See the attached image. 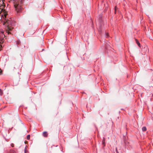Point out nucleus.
Returning a JSON list of instances; mask_svg holds the SVG:
<instances>
[{
	"label": "nucleus",
	"instance_id": "f257e3e1",
	"mask_svg": "<svg viewBox=\"0 0 153 153\" xmlns=\"http://www.w3.org/2000/svg\"><path fill=\"white\" fill-rule=\"evenodd\" d=\"M5 7V4L0 6V14L1 13H3L4 15L2 14V16L4 18H5L6 17V15L7 14L6 11L4 9Z\"/></svg>",
	"mask_w": 153,
	"mask_h": 153
},
{
	"label": "nucleus",
	"instance_id": "f03ea898",
	"mask_svg": "<svg viewBox=\"0 0 153 153\" xmlns=\"http://www.w3.org/2000/svg\"><path fill=\"white\" fill-rule=\"evenodd\" d=\"M14 6L15 8V10L17 12H19L22 10V7L20 5L16 3L14 4Z\"/></svg>",
	"mask_w": 153,
	"mask_h": 153
},
{
	"label": "nucleus",
	"instance_id": "7ed1b4c3",
	"mask_svg": "<svg viewBox=\"0 0 153 153\" xmlns=\"http://www.w3.org/2000/svg\"><path fill=\"white\" fill-rule=\"evenodd\" d=\"M11 22V21L10 20H6L5 19V21L4 22V24L6 25H7V29H13V27H11L9 25Z\"/></svg>",
	"mask_w": 153,
	"mask_h": 153
},
{
	"label": "nucleus",
	"instance_id": "20e7f679",
	"mask_svg": "<svg viewBox=\"0 0 153 153\" xmlns=\"http://www.w3.org/2000/svg\"><path fill=\"white\" fill-rule=\"evenodd\" d=\"M43 136L45 137H47L48 136V134L46 131H44L43 133Z\"/></svg>",
	"mask_w": 153,
	"mask_h": 153
},
{
	"label": "nucleus",
	"instance_id": "39448f33",
	"mask_svg": "<svg viewBox=\"0 0 153 153\" xmlns=\"http://www.w3.org/2000/svg\"><path fill=\"white\" fill-rule=\"evenodd\" d=\"M105 139L104 137L103 138V139L102 140V145L104 146H105Z\"/></svg>",
	"mask_w": 153,
	"mask_h": 153
},
{
	"label": "nucleus",
	"instance_id": "423d86ee",
	"mask_svg": "<svg viewBox=\"0 0 153 153\" xmlns=\"http://www.w3.org/2000/svg\"><path fill=\"white\" fill-rule=\"evenodd\" d=\"M117 9H118V8L116 6H115L114 7V13L115 14H116V12L117 10Z\"/></svg>",
	"mask_w": 153,
	"mask_h": 153
},
{
	"label": "nucleus",
	"instance_id": "0eeeda50",
	"mask_svg": "<svg viewBox=\"0 0 153 153\" xmlns=\"http://www.w3.org/2000/svg\"><path fill=\"white\" fill-rule=\"evenodd\" d=\"M135 40L136 41V43L137 44L138 46H140V43L139 42V41H138V40L136 39H135Z\"/></svg>",
	"mask_w": 153,
	"mask_h": 153
},
{
	"label": "nucleus",
	"instance_id": "6e6552de",
	"mask_svg": "<svg viewBox=\"0 0 153 153\" xmlns=\"http://www.w3.org/2000/svg\"><path fill=\"white\" fill-rule=\"evenodd\" d=\"M12 29H8V30H6V32L8 33V34H10V32L11 31Z\"/></svg>",
	"mask_w": 153,
	"mask_h": 153
},
{
	"label": "nucleus",
	"instance_id": "1a4fd4ad",
	"mask_svg": "<svg viewBox=\"0 0 153 153\" xmlns=\"http://www.w3.org/2000/svg\"><path fill=\"white\" fill-rule=\"evenodd\" d=\"M142 130L143 131H146V128L145 127H143L142 128Z\"/></svg>",
	"mask_w": 153,
	"mask_h": 153
},
{
	"label": "nucleus",
	"instance_id": "9d476101",
	"mask_svg": "<svg viewBox=\"0 0 153 153\" xmlns=\"http://www.w3.org/2000/svg\"><path fill=\"white\" fill-rule=\"evenodd\" d=\"M30 135H27V140H29L30 139Z\"/></svg>",
	"mask_w": 153,
	"mask_h": 153
},
{
	"label": "nucleus",
	"instance_id": "9b49d317",
	"mask_svg": "<svg viewBox=\"0 0 153 153\" xmlns=\"http://www.w3.org/2000/svg\"><path fill=\"white\" fill-rule=\"evenodd\" d=\"M2 94H3V92H2V90L0 89V95H2Z\"/></svg>",
	"mask_w": 153,
	"mask_h": 153
},
{
	"label": "nucleus",
	"instance_id": "f8f14e48",
	"mask_svg": "<svg viewBox=\"0 0 153 153\" xmlns=\"http://www.w3.org/2000/svg\"><path fill=\"white\" fill-rule=\"evenodd\" d=\"M106 35L107 37H108L109 36V33H106Z\"/></svg>",
	"mask_w": 153,
	"mask_h": 153
},
{
	"label": "nucleus",
	"instance_id": "ddd939ff",
	"mask_svg": "<svg viewBox=\"0 0 153 153\" xmlns=\"http://www.w3.org/2000/svg\"><path fill=\"white\" fill-rule=\"evenodd\" d=\"M11 146H12V147H14V144H13V143H12V144H11Z\"/></svg>",
	"mask_w": 153,
	"mask_h": 153
},
{
	"label": "nucleus",
	"instance_id": "4468645a",
	"mask_svg": "<svg viewBox=\"0 0 153 153\" xmlns=\"http://www.w3.org/2000/svg\"><path fill=\"white\" fill-rule=\"evenodd\" d=\"M1 33L3 34V33H4V32L3 31H0V33Z\"/></svg>",
	"mask_w": 153,
	"mask_h": 153
},
{
	"label": "nucleus",
	"instance_id": "2eb2a0df",
	"mask_svg": "<svg viewBox=\"0 0 153 153\" xmlns=\"http://www.w3.org/2000/svg\"><path fill=\"white\" fill-rule=\"evenodd\" d=\"M26 148H25V153H26Z\"/></svg>",
	"mask_w": 153,
	"mask_h": 153
},
{
	"label": "nucleus",
	"instance_id": "dca6fc26",
	"mask_svg": "<svg viewBox=\"0 0 153 153\" xmlns=\"http://www.w3.org/2000/svg\"><path fill=\"white\" fill-rule=\"evenodd\" d=\"M1 69H0V74H1Z\"/></svg>",
	"mask_w": 153,
	"mask_h": 153
},
{
	"label": "nucleus",
	"instance_id": "f3484780",
	"mask_svg": "<svg viewBox=\"0 0 153 153\" xmlns=\"http://www.w3.org/2000/svg\"><path fill=\"white\" fill-rule=\"evenodd\" d=\"M20 2H21V3H22V1H20Z\"/></svg>",
	"mask_w": 153,
	"mask_h": 153
},
{
	"label": "nucleus",
	"instance_id": "a211bd4d",
	"mask_svg": "<svg viewBox=\"0 0 153 153\" xmlns=\"http://www.w3.org/2000/svg\"><path fill=\"white\" fill-rule=\"evenodd\" d=\"M10 153H15V152H11Z\"/></svg>",
	"mask_w": 153,
	"mask_h": 153
}]
</instances>
